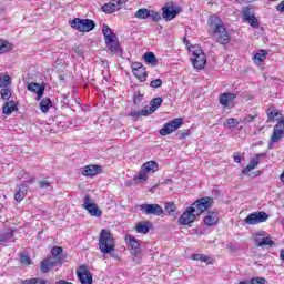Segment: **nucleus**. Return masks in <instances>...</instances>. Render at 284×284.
<instances>
[{
  "label": "nucleus",
  "instance_id": "obj_13",
  "mask_svg": "<svg viewBox=\"0 0 284 284\" xmlns=\"http://www.w3.org/2000/svg\"><path fill=\"white\" fill-rule=\"evenodd\" d=\"M265 231H261L255 234V245L256 247H272L274 245V241H272V237L265 236Z\"/></svg>",
  "mask_w": 284,
  "mask_h": 284
},
{
  "label": "nucleus",
  "instance_id": "obj_17",
  "mask_svg": "<svg viewBox=\"0 0 284 284\" xmlns=\"http://www.w3.org/2000/svg\"><path fill=\"white\" fill-rule=\"evenodd\" d=\"M265 156H267L265 153L256 154L255 158L250 161L247 166L242 170V174H250L252 170H256V168H258V163H261V159H265Z\"/></svg>",
  "mask_w": 284,
  "mask_h": 284
},
{
  "label": "nucleus",
  "instance_id": "obj_26",
  "mask_svg": "<svg viewBox=\"0 0 284 284\" xmlns=\"http://www.w3.org/2000/svg\"><path fill=\"white\" fill-rule=\"evenodd\" d=\"M26 194H28V187H26V184H21L17 187V192L14 194V200L18 203H21L23 199H26Z\"/></svg>",
  "mask_w": 284,
  "mask_h": 284
},
{
  "label": "nucleus",
  "instance_id": "obj_11",
  "mask_svg": "<svg viewBox=\"0 0 284 284\" xmlns=\"http://www.w3.org/2000/svg\"><path fill=\"white\" fill-rule=\"evenodd\" d=\"M124 3H128V0H112L111 2L102 6V12L113 14V12H119V10L123 8Z\"/></svg>",
  "mask_w": 284,
  "mask_h": 284
},
{
  "label": "nucleus",
  "instance_id": "obj_8",
  "mask_svg": "<svg viewBox=\"0 0 284 284\" xmlns=\"http://www.w3.org/2000/svg\"><path fill=\"white\" fill-rule=\"evenodd\" d=\"M82 207L89 212L90 216H94L95 219H101V216H103V211L99 209L97 203L92 202V197H90V195H85L83 197Z\"/></svg>",
  "mask_w": 284,
  "mask_h": 284
},
{
  "label": "nucleus",
  "instance_id": "obj_15",
  "mask_svg": "<svg viewBox=\"0 0 284 284\" xmlns=\"http://www.w3.org/2000/svg\"><path fill=\"white\" fill-rule=\"evenodd\" d=\"M77 276L81 284H92V273L85 266L78 268Z\"/></svg>",
  "mask_w": 284,
  "mask_h": 284
},
{
  "label": "nucleus",
  "instance_id": "obj_4",
  "mask_svg": "<svg viewBox=\"0 0 284 284\" xmlns=\"http://www.w3.org/2000/svg\"><path fill=\"white\" fill-rule=\"evenodd\" d=\"M209 26L214 34L215 40L220 45H227L230 43V33H227V30L225 29V26H223V22L219 17L213 16L210 18Z\"/></svg>",
  "mask_w": 284,
  "mask_h": 284
},
{
  "label": "nucleus",
  "instance_id": "obj_42",
  "mask_svg": "<svg viewBox=\"0 0 284 284\" xmlns=\"http://www.w3.org/2000/svg\"><path fill=\"white\" fill-rule=\"evenodd\" d=\"M10 85V75L0 77V88H8Z\"/></svg>",
  "mask_w": 284,
  "mask_h": 284
},
{
  "label": "nucleus",
  "instance_id": "obj_25",
  "mask_svg": "<svg viewBox=\"0 0 284 284\" xmlns=\"http://www.w3.org/2000/svg\"><path fill=\"white\" fill-rule=\"evenodd\" d=\"M142 170L146 174H154V172L159 171V163H156L155 161H149L142 165Z\"/></svg>",
  "mask_w": 284,
  "mask_h": 284
},
{
  "label": "nucleus",
  "instance_id": "obj_28",
  "mask_svg": "<svg viewBox=\"0 0 284 284\" xmlns=\"http://www.w3.org/2000/svg\"><path fill=\"white\" fill-rule=\"evenodd\" d=\"M191 258L192 261H200L201 263H206V265H212L214 263V260H212V257L203 254H192Z\"/></svg>",
  "mask_w": 284,
  "mask_h": 284
},
{
  "label": "nucleus",
  "instance_id": "obj_29",
  "mask_svg": "<svg viewBox=\"0 0 284 284\" xmlns=\"http://www.w3.org/2000/svg\"><path fill=\"white\" fill-rule=\"evenodd\" d=\"M102 33L105 42L116 38V34H113L112 29L108 24L102 26Z\"/></svg>",
  "mask_w": 284,
  "mask_h": 284
},
{
  "label": "nucleus",
  "instance_id": "obj_54",
  "mask_svg": "<svg viewBox=\"0 0 284 284\" xmlns=\"http://www.w3.org/2000/svg\"><path fill=\"white\" fill-rule=\"evenodd\" d=\"M276 10L278 12H284V0L277 4Z\"/></svg>",
  "mask_w": 284,
  "mask_h": 284
},
{
  "label": "nucleus",
  "instance_id": "obj_48",
  "mask_svg": "<svg viewBox=\"0 0 284 284\" xmlns=\"http://www.w3.org/2000/svg\"><path fill=\"white\" fill-rule=\"evenodd\" d=\"M254 119H256V114L255 115H246L245 118H243L242 123L243 125H247L248 123H253Z\"/></svg>",
  "mask_w": 284,
  "mask_h": 284
},
{
  "label": "nucleus",
  "instance_id": "obj_31",
  "mask_svg": "<svg viewBox=\"0 0 284 284\" xmlns=\"http://www.w3.org/2000/svg\"><path fill=\"white\" fill-rule=\"evenodd\" d=\"M10 50H12V43L0 40V54H6V52H10Z\"/></svg>",
  "mask_w": 284,
  "mask_h": 284
},
{
  "label": "nucleus",
  "instance_id": "obj_3",
  "mask_svg": "<svg viewBox=\"0 0 284 284\" xmlns=\"http://www.w3.org/2000/svg\"><path fill=\"white\" fill-rule=\"evenodd\" d=\"M267 116L268 121H278L273 129V134L268 144V148H272V143H278V141L284 136V118H281L278 109H268Z\"/></svg>",
  "mask_w": 284,
  "mask_h": 284
},
{
  "label": "nucleus",
  "instance_id": "obj_55",
  "mask_svg": "<svg viewBox=\"0 0 284 284\" xmlns=\"http://www.w3.org/2000/svg\"><path fill=\"white\" fill-rule=\"evenodd\" d=\"M55 284H72V282H68L65 280H59L58 282H55Z\"/></svg>",
  "mask_w": 284,
  "mask_h": 284
},
{
  "label": "nucleus",
  "instance_id": "obj_39",
  "mask_svg": "<svg viewBox=\"0 0 284 284\" xmlns=\"http://www.w3.org/2000/svg\"><path fill=\"white\" fill-rule=\"evenodd\" d=\"M22 284H50V282L44 278H29L23 281Z\"/></svg>",
  "mask_w": 284,
  "mask_h": 284
},
{
  "label": "nucleus",
  "instance_id": "obj_9",
  "mask_svg": "<svg viewBox=\"0 0 284 284\" xmlns=\"http://www.w3.org/2000/svg\"><path fill=\"white\" fill-rule=\"evenodd\" d=\"M267 219H270V215L264 211H260L248 214L244 219V223H246V225H258V223H265Z\"/></svg>",
  "mask_w": 284,
  "mask_h": 284
},
{
  "label": "nucleus",
  "instance_id": "obj_33",
  "mask_svg": "<svg viewBox=\"0 0 284 284\" xmlns=\"http://www.w3.org/2000/svg\"><path fill=\"white\" fill-rule=\"evenodd\" d=\"M144 61L145 63H149V65H156L159 61L156 60V55L152 52H148L144 54Z\"/></svg>",
  "mask_w": 284,
  "mask_h": 284
},
{
  "label": "nucleus",
  "instance_id": "obj_37",
  "mask_svg": "<svg viewBox=\"0 0 284 284\" xmlns=\"http://www.w3.org/2000/svg\"><path fill=\"white\" fill-rule=\"evenodd\" d=\"M243 17L245 19V21H247L248 19H252L254 16V8L252 7H245L243 9Z\"/></svg>",
  "mask_w": 284,
  "mask_h": 284
},
{
  "label": "nucleus",
  "instance_id": "obj_44",
  "mask_svg": "<svg viewBox=\"0 0 284 284\" xmlns=\"http://www.w3.org/2000/svg\"><path fill=\"white\" fill-rule=\"evenodd\" d=\"M136 179L139 183H145L148 181V173L142 169Z\"/></svg>",
  "mask_w": 284,
  "mask_h": 284
},
{
  "label": "nucleus",
  "instance_id": "obj_58",
  "mask_svg": "<svg viewBox=\"0 0 284 284\" xmlns=\"http://www.w3.org/2000/svg\"><path fill=\"white\" fill-rule=\"evenodd\" d=\"M134 103H136V99H134Z\"/></svg>",
  "mask_w": 284,
  "mask_h": 284
},
{
  "label": "nucleus",
  "instance_id": "obj_12",
  "mask_svg": "<svg viewBox=\"0 0 284 284\" xmlns=\"http://www.w3.org/2000/svg\"><path fill=\"white\" fill-rule=\"evenodd\" d=\"M139 210L143 214H153V216H161L163 214V207L159 204H141Z\"/></svg>",
  "mask_w": 284,
  "mask_h": 284
},
{
  "label": "nucleus",
  "instance_id": "obj_22",
  "mask_svg": "<svg viewBox=\"0 0 284 284\" xmlns=\"http://www.w3.org/2000/svg\"><path fill=\"white\" fill-rule=\"evenodd\" d=\"M180 10L174 9L172 7H163L162 8V17L165 19V21H172L176 14H179Z\"/></svg>",
  "mask_w": 284,
  "mask_h": 284
},
{
  "label": "nucleus",
  "instance_id": "obj_46",
  "mask_svg": "<svg viewBox=\"0 0 284 284\" xmlns=\"http://www.w3.org/2000/svg\"><path fill=\"white\" fill-rule=\"evenodd\" d=\"M165 212H168V214H173V212H176V204L174 203H166L165 204Z\"/></svg>",
  "mask_w": 284,
  "mask_h": 284
},
{
  "label": "nucleus",
  "instance_id": "obj_38",
  "mask_svg": "<svg viewBox=\"0 0 284 284\" xmlns=\"http://www.w3.org/2000/svg\"><path fill=\"white\" fill-rule=\"evenodd\" d=\"M239 125V120L234 118H230L226 120V123H224V128H227L229 130H234Z\"/></svg>",
  "mask_w": 284,
  "mask_h": 284
},
{
  "label": "nucleus",
  "instance_id": "obj_1",
  "mask_svg": "<svg viewBox=\"0 0 284 284\" xmlns=\"http://www.w3.org/2000/svg\"><path fill=\"white\" fill-rule=\"evenodd\" d=\"M214 205V199L210 196L202 197L196 200L191 206H187L182 215L179 217V225H187L192 227V223L203 214V212H207L210 207Z\"/></svg>",
  "mask_w": 284,
  "mask_h": 284
},
{
  "label": "nucleus",
  "instance_id": "obj_20",
  "mask_svg": "<svg viewBox=\"0 0 284 284\" xmlns=\"http://www.w3.org/2000/svg\"><path fill=\"white\" fill-rule=\"evenodd\" d=\"M59 265L52 257H47L44 261L40 264V272L42 274H48L52 267H57Z\"/></svg>",
  "mask_w": 284,
  "mask_h": 284
},
{
  "label": "nucleus",
  "instance_id": "obj_34",
  "mask_svg": "<svg viewBox=\"0 0 284 284\" xmlns=\"http://www.w3.org/2000/svg\"><path fill=\"white\" fill-rule=\"evenodd\" d=\"M129 115H131L132 119H139L140 116H150V113H148V109L144 106L140 111H131Z\"/></svg>",
  "mask_w": 284,
  "mask_h": 284
},
{
  "label": "nucleus",
  "instance_id": "obj_36",
  "mask_svg": "<svg viewBox=\"0 0 284 284\" xmlns=\"http://www.w3.org/2000/svg\"><path fill=\"white\" fill-rule=\"evenodd\" d=\"M150 17V10L148 9H139L135 12V19H148Z\"/></svg>",
  "mask_w": 284,
  "mask_h": 284
},
{
  "label": "nucleus",
  "instance_id": "obj_24",
  "mask_svg": "<svg viewBox=\"0 0 284 284\" xmlns=\"http://www.w3.org/2000/svg\"><path fill=\"white\" fill-rule=\"evenodd\" d=\"M101 170H103L101 165H87L82 174L83 176H97V174H100Z\"/></svg>",
  "mask_w": 284,
  "mask_h": 284
},
{
  "label": "nucleus",
  "instance_id": "obj_53",
  "mask_svg": "<svg viewBox=\"0 0 284 284\" xmlns=\"http://www.w3.org/2000/svg\"><path fill=\"white\" fill-rule=\"evenodd\" d=\"M186 136H190V129H186L180 133V139H185Z\"/></svg>",
  "mask_w": 284,
  "mask_h": 284
},
{
  "label": "nucleus",
  "instance_id": "obj_35",
  "mask_svg": "<svg viewBox=\"0 0 284 284\" xmlns=\"http://www.w3.org/2000/svg\"><path fill=\"white\" fill-rule=\"evenodd\" d=\"M133 74L134 77H136V79H139V81H145V79L148 78V73L145 72V67L138 69L135 72H133Z\"/></svg>",
  "mask_w": 284,
  "mask_h": 284
},
{
  "label": "nucleus",
  "instance_id": "obj_51",
  "mask_svg": "<svg viewBox=\"0 0 284 284\" xmlns=\"http://www.w3.org/2000/svg\"><path fill=\"white\" fill-rule=\"evenodd\" d=\"M132 68V72H135L136 70H141V68H143V65L140 62H133L131 64Z\"/></svg>",
  "mask_w": 284,
  "mask_h": 284
},
{
  "label": "nucleus",
  "instance_id": "obj_18",
  "mask_svg": "<svg viewBox=\"0 0 284 284\" xmlns=\"http://www.w3.org/2000/svg\"><path fill=\"white\" fill-rule=\"evenodd\" d=\"M236 99V93H222L219 101L223 108H234V100Z\"/></svg>",
  "mask_w": 284,
  "mask_h": 284
},
{
  "label": "nucleus",
  "instance_id": "obj_21",
  "mask_svg": "<svg viewBox=\"0 0 284 284\" xmlns=\"http://www.w3.org/2000/svg\"><path fill=\"white\" fill-rule=\"evenodd\" d=\"M216 223H219V212L209 211L204 217V224L212 227L213 225H216Z\"/></svg>",
  "mask_w": 284,
  "mask_h": 284
},
{
  "label": "nucleus",
  "instance_id": "obj_57",
  "mask_svg": "<svg viewBox=\"0 0 284 284\" xmlns=\"http://www.w3.org/2000/svg\"><path fill=\"white\" fill-rule=\"evenodd\" d=\"M28 183H34V179L29 180Z\"/></svg>",
  "mask_w": 284,
  "mask_h": 284
},
{
  "label": "nucleus",
  "instance_id": "obj_45",
  "mask_svg": "<svg viewBox=\"0 0 284 284\" xmlns=\"http://www.w3.org/2000/svg\"><path fill=\"white\" fill-rule=\"evenodd\" d=\"M149 17H150L151 21H155V22L161 21V13H159L156 11H151L150 10Z\"/></svg>",
  "mask_w": 284,
  "mask_h": 284
},
{
  "label": "nucleus",
  "instance_id": "obj_50",
  "mask_svg": "<svg viewBox=\"0 0 284 284\" xmlns=\"http://www.w3.org/2000/svg\"><path fill=\"white\" fill-rule=\"evenodd\" d=\"M10 239H12L10 234L0 235V243H8Z\"/></svg>",
  "mask_w": 284,
  "mask_h": 284
},
{
  "label": "nucleus",
  "instance_id": "obj_2",
  "mask_svg": "<svg viewBox=\"0 0 284 284\" xmlns=\"http://www.w3.org/2000/svg\"><path fill=\"white\" fill-rule=\"evenodd\" d=\"M98 247L103 256L110 254L111 258H119L118 254H114L116 247V240L110 230L102 229L99 234Z\"/></svg>",
  "mask_w": 284,
  "mask_h": 284
},
{
  "label": "nucleus",
  "instance_id": "obj_32",
  "mask_svg": "<svg viewBox=\"0 0 284 284\" xmlns=\"http://www.w3.org/2000/svg\"><path fill=\"white\" fill-rule=\"evenodd\" d=\"M255 63H263L265 59H267V52L265 50H260L253 57Z\"/></svg>",
  "mask_w": 284,
  "mask_h": 284
},
{
  "label": "nucleus",
  "instance_id": "obj_14",
  "mask_svg": "<svg viewBox=\"0 0 284 284\" xmlns=\"http://www.w3.org/2000/svg\"><path fill=\"white\" fill-rule=\"evenodd\" d=\"M105 45L112 55L121 57V54H123V50H121V44L116 37L111 40H106Z\"/></svg>",
  "mask_w": 284,
  "mask_h": 284
},
{
  "label": "nucleus",
  "instance_id": "obj_40",
  "mask_svg": "<svg viewBox=\"0 0 284 284\" xmlns=\"http://www.w3.org/2000/svg\"><path fill=\"white\" fill-rule=\"evenodd\" d=\"M135 230H136L138 234H148V232H150V227L143 223H139L135 226Z\"/></svg>",
  "mask_w": 284,
  "mask_h": 284
},
{
  "label": "nucleus",
  "instance_id": "obj_56",
  "mask_svg": "<svg viewBox=\"0 0 284 284\" xmlns=\"http://www.w3.org/2000/svg\"><path fill=\"white\" fill-rule=\"evenodd\" d=\"M233 159H234L235 163H241V158L239 155H234Z\"/></svg>",
  "mask_w": 284,
  "mask_h": 284
},
{
  "label": "nucleus",
  "instance_id": "obj_23",
  "mask_svg": "<svg viewBox=\"0 0 284 284\" xmlns=\"http://www.w3.org/2000/svg\"><path fill=\"white\" fill-rule=\"evenodd\" d=\"M163 103V98L161 97H158V98H154L150 101V106H144L150 114H154V111L155 110H159V108H161V104Z\"/></svg>",
  "mask_w": 284,
  "mask_h": 284
},
{
  "label": "nucleus",
  "instance_id": "obj_5",
  "mask_svg": "<svg viewBox=\"0 0 284 284\" xmlns=\"http://www.w3.org/2000/svg\"><path fill=\"white\" fill-rule=\"evenodd\" d=\"M189 52H191V61L193 67L196 70H203L207 63V58H205V53L201 47H191L189 48Z\"/></svg>",
  "mask_w": 284,
  "mask_h": 284
},
{
  "label": "nucleus",
  "instance_id": "obj_6",
  "mask_svg": "<svg viewBox=\"0 0 284 284\" xmlns=\"http://www.w3.org/2000/svg\"><path fill=\"white\" fill-rule=\"evenodd\" d=\"M70 26L74 30H78V32H91V30H94V28H97V23L94 22V20L81 18H74L73 20H71Z\"/></svg>",
  "mask_w": 284,
  "mask_h": 284
},
{
  "label": "nucleus",
  "instance_id": "obj_49",
  "mask_svg": "<svg viewBox=\"0 0 284 284\" xmlns=\"http://www.w3.org/2000/svg\"><path fill=\"white\" fill-rule=\"evenodd\" d=\"M161 85H163V80L161 79H155L150 83L151 88H161Z\"/></svg>",
  "mask_w": 284,
  "mask_h": 284
},
{
  "label": "nucleus",
  "instance_id": "obj_10",
  "mask_svg": "<svg viewBox=\"0 0 284 284\" xmlns=\"http://www.w3.org/2000/svg\"><path fill=\"white\" fill-rule=\"evenodd\" d=\"M181 125H183V118L173 119L172 121L163 125V128L160 130V134L161 136H168V134H172V132L179 130Z\"/></svg>",
  "mask_w": 284,
  "mask_h": 284
},
{
  "label": "nucleus",
  "instance_id": "obj_52",
  "mask_svg": "<svg viewBox=\"0 0 284 284\" xmlns=\"http://www.w3.org/2000/svg\"><path fill=\"white\" fill-rule=\"evenodd\" d=\"M39 185L42 189L50 187V182L48 180H42L39 182Z\"/></svg>",
  "mask_w": 284,
  "mask_h": 284
},
{
  "label": "nucleus",
  "instance_id": "obj_27",
  "mask_svg": "<svg viewBox=\"0 0 284 284\" xmlns=\"http://www.w3.org/2000/svg\"><path fill=\"white\" fill-rule=\"evenodd\" d=\"M17 110H18L17 102H14V101L6 102L4 105L2 106V112H3V114H7V115H10L13 112H17Z\"/></svg>",
  "mask_w": 284,
  "mask_h": 284
},
{
  "label": "nucleus",
  "instance_id": "obj_43",
  "mask_svg": "<svg viewBox=\"0 0 284 284\" xmlns=\"http://www.w3.org/2000/svg\"><path fill=\"white\" fill-rule=\"evenodd\" d=\"M20 263H21V265H30L32 263V260L30 258V255L21 254Z\"/></svg>",
  "mask_w": 284,
  "mask_h": 284
},
{
  "label": "nucleus",
  "instance_id": "obj_47",
  "mask_svg": "<svg viewBox=\"0 0 284 284\" xmlns=\"http://www.w3.org/2000/svg\"><path fill=\"white\" fill-rule=\"evenodd\" d=\"M246 21L252 28H258L260 26V22H258V19H256V16H253V18H248V20Z\"/></svg>",
  "mask_w": 284,
  "mask_h": 284
},
{
  "label": "nucleus",
  "instance_id": "obj_59",
  "mask_svg": "<svg viewBox=\"0 0 284 284\" xmlns=\"http://www.w3.org/2000/svg\"><path fill=\"white\" fill-rule=\"evenodd\" d=\"M270 1H276V0H270Z\"/></svg>",
  "mask_w": 284,
  "mask_h": 284
},
{
  "label": "nucleus",
  "instance_id": "obj_41",
  "mask_svg": "<svg viewBox=\"0 0 284 284\" xmlns=\"http://www.w3.org/2000/svg\"><path fill=\"white\" fill-rule=\"evenodd\" d=\"M1 99H3L4 101H8V99H10V97H12V92L10 91V89H8V87H4L1 91Z\"/></svg>",
  "mask_w": 284,
  "mask_h": 284
},
{
  "label": "nucleus",
  "instance_id": "obj_7",
  "mask_svg": "<svg viewBox=\"0 0 284 284\" xmlns=\"http://www.w3.org/2000/svg\"><path fill=\"white\" fill-rule=\"evenodd\" d=\"M125 243L133 256V263H141V243L136 237L126 235Z\"/></svg>",
  "mask_w": 284,
  "mask_h": 284
},
{
  "label": "nucleus",
  "instance_id": "obj_30",
  "mask_svg": "<svg viewBox=\"0 0 284 284\" xmlns=\"http://www.w3.org/2000/svg\"><path fill=\"white\" fill-rule=\"evenodd\" d=\"M52 106V100L50 98H43L41 101H40V110L41 112H43L44 114L47 112H50V109Z\"/></svg>",
  "mask_w": 284,
  "mask_h": 284
},
{
  "label": "nucleus",
  "instance_id": "obj_16",
  "mask_svg": "<svg viewBox=\"0 0 284 284\" xmlns=\"http://www.w3.org/2000/svg\"><path fill=\"white\" fill-rule=\"evenodd\" d=\"M27 90L37 94V101H41V99H43V93L45 92V87L37 82H31L27 85Z\"/></svg>",
  "mask_w": 284,
  "mask_h": 284
},
{
  "label": "nucleus",
  "instance_id": "obj_19",
  "mask_svg": "<svg viewBox=\"0 0 284 284\" xmlns=\"http://www.w3.org/2000/svg\"><path fill=\"white\" fill-rule=\"evenodd\" d=\"M49 258H52L58 265H63V247L53 246Z\"/></svg>",
  "mask_w": 284,
  "mask_h": 284
}]
</instances>
